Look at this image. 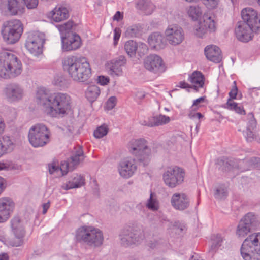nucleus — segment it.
I'll list each match as a JSON object with an SVG mask.
<instances>
[{
    "label": "nucleus",
    "instance_id": "obj_1",
    "mask_svg": "<svg viewBox=\"0 0 260 260\" xmlns=\"http://www.w3.org/2000/svg\"><path fill=\"white\" fill-rule=\"evenodd\" d=\"M36 99L38 104L43 106L47 114L52 117L64 115L71 108L70 96L62 93H51L44 87L38 89Z\"/></svg>",
    "mask_w": 260,
    "mask_h": 260
},
{
    "label": "nucleus",
    "instance_id": "obj_2",
    "mask_svg": "<svg viewBox=\"0 0 260 260\" xmlns=\"http://www.w3.org/2000/svg\"><path fill=\"white\" fill-rule=\"evenodd\" d=\"M62 64L64 70L68 72L73 80L86 84L89 83V79L91 76V69L86 58L68 56L62 60Z\"/></svg>",
    "mask_w": 260,
    "mask_h": 260
},
{
    "label": "nucleus",
    "instance_id": "obj_3",
    "mask_svg": "<svg viewBox=\"0 0 260 260\" xmlns=\"http://www.w3.org/2000/svg\"><path fill=\"white\" fill-rule=\"evenodd\" d=\"M75 241L86 245L92 249L100 247L103 244V232L92 226L83 225L77 229L75 235Z\"/></svg>",
    "mask_w": 260,
    "mask_h": 260
},
{
    "label": "nucleus",
    "instance_id": "obj_4",
    "mask_svg": "<svg viewBox=\"0 0 260 260\" xmlns=\"http://www.w3.org/2000/svg\"><path fill=\"white\" fill-rule=\"evenodd\" d=\"M22 71L21 61L12 53H0V77L12 79L19 76Z\"/></svg>",
    "mask_w": 260,
    "mask_h": 260
},
{
    "label": "nucleus",
    "instance_id": "obj_5",
    "mask_svg": "<svg viewBox=\"0 0 260 260\" xmlns=\"http://www.w3.org/2000/svg\"><path fill=\"white\" fill-rule=\"evenodd\" d=\"M73 26V22L70 20L57 26L62 34L64 33V36H61V47L63 51L77 50L81 45V39L79 35L71 31Z\"/></svg>",
    "mask_w": 260,
    "mask_h": 260
},
{
    "label": "nucleus",
    "instance_id": "obj_6",
    "mask_svg": "<svg viewBox=\"0 0 260 260\" xmlns=\"http://www.w3.org/2000/svg\"><path fill=\"white\" fill-rule=\"evenodd\" d=\"M85 156L81 148H78L66 160L62 161L60 167L55 163L48 165V170L50 174L60 172L61 176L66 175L69 171H73L80 162L83 161Z\"/></svg>",
    "mask_w": 260,
    "mask_h": 260
},
{
    "label": "nucleus",
    "instance_id": "obj_7",
    "mask_svg": "<svg viewBox=\"0 0 260 260\" xmlns=\"http://www.w3.org/2000/svg\"><path fill=\"white\" fill-rule=\"evenodd\" d=\"M240 251L244 260H260V233L252 234L246 238Z\"/></svg>",
    "mask_w": 260,
    "mask_h": 260
},
{
    "label": "nucleus",
    "instance_id": "obj_8",
    "mask_svg": "<svg viewBox=\"0 0 260 260\" xmlns=\"http://www.w3.org/2000/svg\"><path fill=\"white\" fill-rule=\"evenodd\" d=\"M129 152L134 155L139 165L145 167L151 160V149L144 139L132 140L129 144Z\"/></svg>",
    "mask_w": 260,
    "mask_h": 260
},
{
    "label": "nucleus",
    "instance_id": "obj_9",
    "mask_svg": "<svg viewBox=\"0 0 260 260\" xmlns=\"http://www.w3.org/2000/svg\"><path fill=\"white\" fill-rule=\"evenodd\" d=\"M144 237L142 225L136 222L125 227L120 234L121 244L124 246L140 244Z\"/></svg>",
    "mask_w": 260,
    "mask_h": 260
},
{
    "label": "nucleus",
    "instance_id": "obj_10",
    "mask_svg": "<svg viewBox=\"0 0 260 260\" xmlns=\"http://www.w3.org/2000/svg\"><path fill=\"white\" fill-rule=\"evenodd\" d=\"M50 130L45 124L37 123L29 129L28 140L34 147H43L50 141Z\"/></svg>",
    "mask_w": 260,
    "mask_h": 260
},
{
    "label": "nucleus",
    "instance_id": "obj_11",
    "mask_svg": "<svg viewBox=\"0 0 260 260\" xmlns=\"http://www.w3.org/2000/svg\"><path fill=\"white\" fill-rule=\"evenodd\" d=\"M23 32V26L21 21L14 19L4 23L1 34L7 44H13L18 41Z\"/></svg>",
    "mask_w": 260,
    "mask_h": 260
},
{
    "label": "nucleus",
    "instance_id": "obj_12",
    "mask_svg": "<svg viewBox=\"0 0 260 260\" xmlns=\"http://www.w3.org/2000/svg\"><path fill=\"white\" fill-rule=\"evenodd\" d=\"M259 224L255 214L252 212H248L240 220L237 227L236 234L239 237H244L248 233L255 230Z\"/></svg>",
    "mask_w": 260,
    "mask_h": 260
},
{
    "label": "nucleus",
    "instance_id": "obj_13",
    "mask_svg": "<svg viewBox=\"0 0 260 260\" xmlns=\"http://www.w3.org/2000/svg\"><path fill=\"white\" fill-rule=\"evenodd\" d=\"M185 175V171L182 168L174 166L168 168L164 172L163 179L166 185L174 188L182 183Z\"/></svg>",
    "mask_w": 260,
    "mask_h": 260
},
{
    "label": "nucleus",
    "instance_id": "obj_14",
    "mask_svg": "<svg viewBox=\"0 0 260 260\" xmlns=\"http://www.w3.org/2000/svg\"><path fill=\"white\" fill-rule=\"evenodd\" d=\"M10 226L15 236V239L10 241V244L13 247L22 245L25 235V230L23 220L19 216H14L10 221Z\"/></svg>",
    "mask_w": 260,
    "mask_h": 260
},
{
    "label": "nucleus",
    "instance_id": "obj_15",
    "mask_svg": "<svg viewBox=\"0 0 260 260\" xmlns=\"http://www.w3.org/2000/svg\"><path fill=\"white\" fill-rule=\"evenodd\" d=\"M45 41L43 34L39 31L29 32L26 40L25 47L31 53L37 56L42 53Z\"/></svg>",
    "mask_w": 260,
    "mask_h": 260
},
{
    "label": "nucleus",
    "instance_id": "obj_16",
    "mask_svg": "<svg viewBox=\"0 0 260 260\" xmlns=\"http://www.w3.org/2000/svg\"><path fill=\"white\" fill-rule=\"evenodd\" d=\"M242 22H245L253 29V32H260V14L251 8H245L241 11Z\"/></svg>",
    "mask_w": 260,
    "mask_h": 260
},
{
    "label": "nucleus",
    "instance_id": "obj_17",
    "mask_svg": "<svg viewBox=\"0 0 260 260\" xmlns=\"http://www.w3.org/2000/svg\"><path fill=\"white\" fill-rule=\"evenodd\" d=\"M216 27L214 20L211 16L204 15L203 21L200 22L194 28V34L199 38L205 37L209 33L214 32Z\"/></svg>",
    "mask_w": 260,
    "mask_h": 260
},
{
    "label": "nucleus",
    "instance_id": "obj_18",
    "mask_svg": "<svg viewBox=\"0 0 260 260\" xmlns=\"http://www.w3.org/2000/svg\"><path fill=\"white\" fill-rule=\"evenodd\" d=\"M145 68L154 73H161L166 70L165 64L162 59L156 54H151L147 56L144 61Z\"/></svg>",
    "mask_w": 260,
    "mask_h": 260
},
{
    "label": "nucleus",
    "instance_id": "obj_19",
    "mask_svg": "<svg viewBox=\"0 0 260 260\" xmlns=\"http://www.w3.org/2000/svg\"><path fill=\"white\" fill-rule=\"evenodd\" d=\"M4 92L7 100L11 102L21 100L24 94L22 87L16 83L7 84L4 89Z\"/></svg>",
    "mask_w": 260,
    "mask_h": 260
},
{
    "label": "nucleus",
    "instance_id": "obj_20",
    "mask_svg": "<svg viewBox=\"0 0 260 260\" xmlns=\"http://www.w3.org/2000/svg\"><path fill=\"white\" fill-rule=\"evenodd\" d=\"M137 160L136 158H129L120 161L118 166L120 175L125 178L131 177L137 170Z\"/></svg>",
    "mask_w": 260,
    "mask_h": 260
},
{
    "label": "nucleus",
    "instance_id": "obj_21",
    "mask_svg": "<svg viewBox=\"0 0 260 260\" xmlns=\"http://www.w3.org/2000/svg\"><path fill=\"white\" fill-rule=\"evenodd\" d=\"M15 204L8 197L0 198V223L6 222L13 212Z\"/></svg>",
    "mask_w": 260,
    "mask_h": 260
},
{
    "label": "nucleus",
    "instance_id": "obj_22",
    "mask_svg": "<svg viewBox=\"0 0 260 260\" xmlns=\"http://www.w3.org/2000/svg\"><path fill=\"white\" fill-rule=\"evenodd\" d=\"M218 170L223 172H231L236 170L240 171L241 161L239 162L234 159L221 158L217 159L216 163Z\"/></svg>",
    "mask_w": 260,
    "mask_h": 260
},
{
    "label": "nucleus",
    "instance_id": "obj_23",
    "mask_svg": "<svg viewBox=\"0 0 260 260\" xmlns=\"http://www.w3.org/2000/svg\"><path fill=\"white\" fill-rule=\"evenodd\" d=\"M253 29L246 23L238 22L235 29L236 37L238 40L243 42H247L252 39Z\"/></svg>",
    "mask_w": 260,
    "mask_h": 260
},
{
    "label": "nucleus",
    "instance_id": "obj_24",
    "mask_svg": "<svg viewBox=\"0 0 260 260\" xmlns=\"http://www.w3.org/2000/svg\"><path fill=\"white\" fill-rule=\"evenodd\" d=\"M167 40L172 45H177L180 44L184 39L183 30L180 27H169L165 31Z\"/></svg>",
    "mask_w": 260,
    "mask_h": 260
},
{
    "label": "nucleus",
    "instance_id": "obj_25",
    "mask_svg": "<svg viewBox=\"0 0 260 260\" xmlns=\"http://www.w3.org/2000/svg\"><path fill=\"white\" fill-rule=\"evenodd\" d=\"M5 124L0 118V135L4 132ZM14 144L10 137L5 136L0 139V157L13 149Z\"/></svg>",
    "mask_w": 260,
    "mask_h": 260
},
{
    "label": "nucleus",
    "instance_id": "obj_26",
    "mask_svg": "<svg viewBox=\"0 0 260 260\" xmlns=\"http://www.w3.org/2000/svg\"><path fill=\"white\" fill-rule=\"evenodd\" d=\"M172 206L176 209L184 210L189 206V200L184 193H174L171 200Z\"/></svg>",
    "mask_w": 260,
    "mask_h": 260
},
{
    "label": "nucleus",
    "instance_id": "obj_27",
    "mask_svg": "<svg viewBox=\"0 0 260 260\" xmlns=\"http://www.w3.org/2000/svg\"><path fill=\"white\" fill-rule=\"evenodd\" d=\"M148 43L151 48L158 50L165 47L166 40L162 35L154 32L148 37Z\"/></svg>",
    "mask_w": 260,
    "mask_h": 260
},
{
    "label": "nucleus",
    "instance_id": "obj_28",
    "mask_svg": "<svg viewBox=\"0 0 260 260\" xmlns=\"http://www.w3.org/2000/svg\"><path fill=\"white\" fill-rule=\"evenodd\" d=\"M205 55L207 58L214 62L219 63L222 59L220 49L215 45H209L204 49Z\"/></svg>",
    "mask_w": 260,
    "mask_h": 260
},
{
    "label": "nucleus",
    "instance_id": "obj_29",
    "mask_svg": "<svg viewBox=\"0 0 260 260\" xmlns=\"http://www.w3.org/2000/svg\"><path fill=\"white\" fill-rule=\"evenodd\" d=\"M188 80L193 85L192 89L198 91L200 88H203L205 84V77L202 72L198 71H194L189 75Z\"/></svg>",
    "mask_w": 260,
    "mask_h": 260
},
{
    "label": "nucleus",
    "instance_id": "obj_30",
    "mask_svg": "<svg viewBox=\"0 0 260 260\" xmlns=\"http://www.w3.org/2000/svg\"><path fill=\"white\" fill-rule=\"evenodd\" d=\"M70 9L69 7L61 6L60 7H56L52 11V19L56 22L63 21L69 17V12Z\"/></svg>",
    "mask_w": 260,
    "mask_h": 260
},
{
    "label": "nucleus",
    "instance_id": "obj_31",
    "mask_svg": "<svg viewBox=\"0 0 260 260\" xmlns=\"http://www.w3.org/2000/svg\"><path fill=\"white\" fill-rule=\"evenodd\" d=\"M126 62L124 56H120L117 59L113 60L111 62L110 67L109 74L112 76H120L122 74V66Z\"/></svg>",
    "mask_w": 260,
    "mask_h": 260
},
{
    "label": "nucleus",
    "instance_id": "obj_32",
    "mask_svg": "<svg viewBox=\"0 0 260 260\" xmlns=\"http://www.w3.org/2000/svg\"><path fill=\"white\" fill-rule=\"evenodd\" d=\"M7 9L11 15H16L23 13L24 6L18 0H8Z\"/></svg>",
    "mask_w": 260,
    "mask_h": 260
},
{
    "label": "nucleus",
    "instance_id": "obj_33",
    "mask_svg": "<svg viewBox=\"0 0 260 260\" xmlns=\"http://www.w3.org/2000/svg\"><path fill=\"white\" fill-rule=\"evenodd\" d=\"M242 167L240 171L243 172L255 168L260 170V158L252 157L249 159L241 160Z\"/></svg>",
    "mask_w": 260,
    "mask_h": 260
},
{
    "label": "nucleus",
    "instance_id": "obj_34",
    "mask_svg": "<svg viewBox=\"0 0 260 260\" xmlns=\"http://www.w3.org/2000/svg\"><path fill=\"white\" fill-rule=\"evenodd\" d=\"M223 241V238L220 234H214L211 237V245L209 247L208 252L212 257L221 246Z\"/></svg>",
    "mask_w": 260,
    "mask_h": 260
},
{
    "label": "nucleus",
    "instance_id": "obj_35",
    "mask_svg": "<svg viewBox=\"0 0 260 260\" xmlns=\"http://www.w3.org/2000/svg\"><path fill=\"white\" fill-rule=\"evenodd\" d=\"M170 120L169 117L160 114L159 116L149 117L147 124L149 127L157 126L167 124Z\"/></svg>",
    "mask_w": 260,
    "mask_h": 260
},
{
    "label": "nucleus",
    "instance_id": "obj_36",
    "mask_svg": "<svg viewBox=\"0 0 260 260\" xmlns=\"http://www.w3.org/2000/svg\"><path fill=\"white\" fill-rule=\"evenodd\" d=\"M137 9L143 11L146 15L151 14L154 10V6L149 1L138 0L136 5Z\"/></svg>",
    "mask_w": 260,
    "mask_h": 260
},
{
    "label": "nucleus",
    "instance_id": "obj_37",
    "mask_svg": "<svg viewBox=\"0 0 260 260\" xmlns=\"http://www.w3.org/2000/svg\"><path fill=\"white\" fill-rule=\"evenodd\" d=\"M100 94V89L96 85H93L88 87L85 91V96L88 101L92 103Z\"/></svg>",
    "mask_w": 260,
    "mask_h": 260
},
{
    "label": "nucleus",
    "instance_id": "obj_38",
    "mask_svg": "<svg viewBox=\"0 0 260 260\" xmlns=\"http://www.w3.org/2000/svg\"><path fill=\"white\" fill-rule=\"evenodd\" d=\"M84 181L85 180L82 176L77 175L73 179L72 181H69L68 183L66 184L64 186V189L68 190L73 188L80 187L84 185Z\"/></svg>",
    "mask_w": 260,
    "mask_h": 260
},
{
    "label": "nucleus",
    "instance_id": "obj_39",
    "mask_svg": "<svg viewBox=\"0 0 260 260\" xmlns=\"http://www.w3.org/2000/svg\"><path fill=\"white\" fill-rule=\"evenodd\" d=\"M142 29L139 24L133 25L127 28L125 36L129 38L138 37L141 35Z\"/></svg>",
    "mask_w": 260,
    "mask_h": 260
},
{
    "label": "nucleus",
    "instance_id": "obj_40",
    "mask_svg": "<svg viewBox=\"0 0 260 260\" xmlns=\"http://www.w3.org/2000/svg\"><path fill=\"white\" fill-rule=\"evenodd\" d=\"M228 196V187L225 184H219L215 187L214 197L216 199L218 200L225 199Z\"/></svg>",
    "mask_w": 260,
    "mask_h": 260
},
{
    "label": "nucleus",
    "instance_id": "obj_41",
    "mask_svg": "<svg viewBox=\"0 0 260 260\" xmlns=\"http://www.w3.org/2000/svg\"><path fill=\"white\" fill-rule=\"evenodd\" d=\"M137 48V43L133 40L127 41L124 45V49L126 52L131 57L135 55Z\"/></svg>",
    "mask_w": 260,
    "mask_h": 260
},
{
    "label": "nucleus",
    "instance_id": "obj_42",
    "mask_svg": "<svg viewBox=\"0 0 260 260\" xmlns=\"http://www.w3.org/2000/svg\"><path fill=\"white\" fill-rule=\"evenodd\" d=\"M187 14L192 20H197L201 17L202 12L200 7L198 6H190L188 11Z\"/></svg>",
    "mask_w": 260,
    "mask_h": 260
},
{
    "label": "nucleus",
    "instance_id": "obj_43",
    "mask_svg": "<svg viewBox=\"0 0 260 260\" xmlns=\"http://www.w3.org/2000/svg\"><path fill=\"white\" fill-rule=\"evenodd\" d=\"M225 108L228 109L235 111L236 113L240 114H245V111L242 106H239L238 104L231 99H229L226 104Z\"/></svg>",
    "mask_w": 260,
    "mask_h": 260
},
{
    "label": "nucleus",
    "instance_id": "obj_44",
    "mask_svg": "<svg viewBox=\"0 0 260 260\" xmlns=\"http://www.w3.org/2000/svg\"><path fill=\"white\" fill-rule=\"evenodd\" d=\"M254 129H246L245 132H244V135L247 142H252L256 141L258 143H260V136L258 134H256L253 131Z\"/></svg>",
    "mask_w": 260,
    "mask_h": 260
},
{
    "label": "nucleus",
    "instance_id": "obj_45",
    "mask_svg": "<svg viewBox=\"0 0 260 260\" xmlns=\"http://www.w3.org/2000/svg\"><path fill=\"white\" fill-rule=\"evenodd\" d=\"M146 205L149 209L153 211L158 210L159 207V202L156 199L153 198L152 193L150 194Z\"/></svg>",
    "mask_w": 260,
    "mask_h": 260
},
{
    "label": "nucleus",
    "instance_id": "obj_46",
    "mask_svg": "<svg viewBox=\"0 0 260 260\" xmlns=\"http://www.w3.org/2000/svg\"><path fill=\"white\" fill-rule=\"evenodd\" d=\"M108 130L109 129L108 126L105 124H103L101 126L98 127L94 131V136L96 138H101L107 134Z\"/></svg>",
    "mask_w": 260,
    "mask_h": 260
},
{
    "label": "nucleus",
    "instance_id": "obj_47",
    "mask_svg": "<svg viewBox=\"0 0 260 260\" xmlns=\"http://www.w3.org/2000/svg\"><path fill=\"white\" fill-rule=\"evenodd\" d=\"M247 125L246 129H254L256 127V121L254 118V114L252 113H249L247 115Z\"/></svg>",
    "mask_w": 260,
    "mask_h": 260
},
{
    "label": "nucleus",
    "instance_id": "obj_48",
    "mask_svg": "<svg viewBox=\"0 0 260 260\" xmlns=\"http://www.w3.org/2000/svg\"><path fill=\"white\" fill-rule=\"evenodd\" d=\"M220 0H202L203 5L208 9L213 10L217 7Z\"/></svg>",
    "mask_w": 260,
    "mask_h": 260
},
{
    "label": "nucleus",
    "instance_id": "obj_49",
    "mask_svg": "<svg viewBox=\"0 0 260 260\" xmlns=\"http://www.w3.org/2000/svg\"><path fill=\"white\" fill-rule=\"evenodd\" d=\"M54 84L60 88H65L67 86V81L62 76H56L54 78Z\"/></svg>",
    "mask_w": 260,
    "mask_h": 260
},
{
    "label": "nucleus",
    "instance_id": "obj_50",
    "mask_svg": "<svg viewBox=\"0 0 260 260\" xmlns=\"http://www.w3.org/2000/svg\"><path fill=\"white\" fill-rule=\"evenodd\" d=\"M117 99L115 96L110 97L105 104V107L108 110H112L116 105Z\"/></svg>",
    "mask_w": 260,
    "mask_h": 260
},
{
    "label": "nucleus",
    "instance_id": "obj_51",
    "mask_svg": "<svg viewBox=\"0 0 260 260\" xmlns=\"http://www.w3.org/2000/svg\"><path fill=\"white\" fill-rule=\"evenodd\" d=\"M185 228V225L179 221L175 222L173 225V230L179 235L182 233Z\"/></svg>",
    "mask_w": 260,
    "mask_h": 260
},
{
    "label": "nucleus",
    "instance_id": "obj_52",
    "mask_svg": "<svg viewBox=\"0 0 260 260\" xmlns=\"http://www.w3.org/2000/svg\"><path fill=\"white\" fill-rule=\"evenodd\" d=\"M27 8L29 9H34L38 5V0H22Z\"/></svg>",
    "mask_w": 260,
    "mask_h": 260
},
{
    "label": "nucleus",
    "instance_id": "obj_53",
    "mask_svg": "<svg viewBox=\"0 0 260 260\" xmlns=\"http://www.w3.org/2000/svg\"><path fill=\"white\" fill-rule=\"evenodd\" d=\"M233 83L234 84V86L229 93V95L230 96V98L229 99H231V100L235 99L238 93V88L236 85V81H234Z\"/></svg>",
    "mask_w": 260,
    "mask_h": 260
},
{
    "label": "nucleus",
    "instance_id": "obj_54",
    "mask_svg": "<svg viewBox=\"0 0 260 260\" xmlns=\"http://www.w3.org/2000/svg\"><path fill=\"white\" fill-rule=\"evenodd\" d=\"M98 83L101 85H106L109 82V78L104 76H99L97 79Z\"/></svg>",
    "mask_w": 260,
    "mask_h": 260
},
{
    "label": "nucleus",
    "instance_id": "obj_55",
    "mask_svg": "<svg viewBox=\"0 0 260 260\" xmlns=\"http://www.w3.org/2000/svg\"><path fill=\"white\" fill-rule=\"evenodd\" d=\"M205 100L204 97H200L193 101V103L191 106L192 110H197L199 108V106H198V104L203 102Z\"/></svg>",
    "mask_w": 260,
    "mask_h": 260
},
{
    "label": "nucleus",
    "instance_id": "obj_56",
    "mask_svg": "<svg viewBox=\"0 0 260 260\" xmlns=\"http://www.w3.org/2000/svg\"><path fill=\"white\" fill-rule=\"evenodd\" d=\"M14 167L12 162H0V170L14 169Z\"/></svg>",
    "mask_w": 260,
    "mask_h": 260
},
{
    "label": "nucleus",
    "instance_id": "obj_57",
    "mask_svg": "<svg viewBox=\"0 0 260 260\" xmlns=\"http://www.w3.org/2000/svg\"><path fill=\"white\" fill-rule=\"evenodd\" d=\"M114 44L115 45L117 44V41L119 40L120 35H121V30L119 28H115L114 30Z\"/></svg>",
    "mask_w": 260,
    "mask_h": 260
},
{
    "label": "nucleus",
    "instance_id": "obj_58",
    "mask_svg": "<svg viewBox=\"0 0 260 260\" xmlns=\"http://www.w3.org/2000/svg\"><path fill=\"white\" fill-rule=\"evenodd\" d=\"M6 180L0 176V194L6 187Z\"/></svg>",
    "mask_w": 260,
    "mask_h": 260
},
{
    "label": "nucleus",
    "instance_id": "obj_59",
    "mask_svg": "<svg viewBox=\"0 0 260 260\" xmlns=\"http://www.w3.org/2000/svg\"><path fill=\"white\" fill-rule=\"evenodd\" d=\"M188 117L191 119L196 117H197L198 119H201L203 117V115L200 112L193 113L192 112H190L188 114Z\"/></svg>",
    "mask_w": 260,
    "mask_h": 260
},
{
    "label": "nucleus",
    "instance_id": "obj_60",
    "mask_svg": "<svg viewBox=\"0 0 260 260\" xmlns=\"http://www.w3.org/2000/svg\"><path fill=\"white\" fill-rule=\"evenodd\" d=\"M179 85H177V86L180 87L181 88L186 89V88H192V86L185 82L181 81L179 83Z\"/></svg>",
    "mask_w": 260,
    "mask_h": 260
},
{
    "label": "nucleus",
    "instance_id": "obj_61",
    "mask_svg": "<svg viewBox=\"0 0 260 260\" xmlns=\"http://www.w3.org/2000/svg\"><path fill=\"white\" fill-rule=\"evenodd\" d=\"M122 18L123 15L120 11H117L113 17V20L117 21H120L122 19Z\"/></svg>",
    "mask_w": 260,
    "mask_h": 260
},
{
    "label": "nucleus",
    "instance_id": "obj_62",
    "mask_svg": "<svg viewBox=\"0 0 260 260\" xmlns=\"http://www.w3.org/2000/svg\"><path fill=\"white\" fill-rule=\"evenodd\" d=\"M136 98L139 100H142L145 96V93L144 92L142 91H137L136 93Z\"/></svg>",
    "mask_w": 260,
    "mask_h": 260
},
{
    "label": "nucleus",
    "instance_id": "obj_63",
    "mask_svg": "<svg viewBox=\"0 0 260 260\" xmlns=\"http://www.w3.org/2000/svg\"><path fill=\"white\" fill-rule=\"evenodd\" d=\"M50 201H48L47 203L43 204L42 206L43 209L42 213L43 214H45L47 212V210L49 209L50 207Z\"/></svg>",
    "mask_w": 260,
    "mask_h": 260
},
{
    "label": "nucleus",
    "instance_id": "obj_64",
    "mask_svg": "<svg viewBox=\"0 0 260 260\" xmlns=\"http://www.w3.org/2000/svg\"><path fill=\"white\" fill-rule=\"evenodd\" d=\"M9 256L7 253L0 254V260H8Z\"/></svg>",
    "mask_w": 260,
    "mask_h": 260
}]
</instances>
